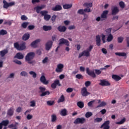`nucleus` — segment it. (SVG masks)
<instances>
[{"mask_svg": "<svg viewBox=\"0 0 129 129\" xmlns=\"http://www.w3.org/2000/svg\"><path fill=\"white\" fill-rule=\"evenodd\" d=\"M48 62V57H45L44 59L42 60V63L45 64V63H47Z\"/></svg>", "mask_w": 129, "mask_h": 129, "instance_id": "nucleus-62", "label": "nucleus"}, {"mask_svg": "<svg viewBox=\"0 0 129 129\" xmlns=\"http://www.w3.org/2000/svg\"><path fill=\"white\" fill-rule=\"evenodd\" d=\"M29 39H30V34L29 33L24 34L22 37L23 41H27Z\"/></svg>", "mask_w": 129, "mask_h": 129, "instance_id": "nucleus-26", "label": "nucleus"}, {"mask_svg": "<svg viewBox=\"0 0 129 129\" xmlns=\"http://www.w3.org/2000/svg\"><path fill=\"white\" fill-rule=\"evenodd\" d=\"M63 8L64 10H68V9H71L72 8V5L71 4H64L63 5Z\"/></svg>", "mask_w": 129, "mask_h": 129, "instance_id": "nucleus-33", "label": "nucleus"}, {"mask_svg": "<svg viewBox=\"0 0 129 129\" xmlns=\"http://www.w3.org/2000/svg\"><path fill=\"white\" fill-rule=\"evenodd\" d=\"M86 73L89 75V76H90L92 78H95L96 77V75H95V73H94V71H90V70L87 68L86 69Z\"/></svg>", "mask_w": 129, "mask_h": 129, "instance_id": "nucleus-5", "label": "nucleus"}, {"mask_svg": "<svg viewBox=\"0 0 129 129\" xmlns=\"http://www.w3.org/2000/svg\"><path fill=\"white\" fill-rule=\"evenodd\" d=\"M101 40L100 39V36L99 35H97L96 36V45L98 46V47L100 46V45H101Z\"/></svg>", "mask_w": 129, "mask_h": 129, "instance_id": "nucleus-21", "label": "nucleus"}, {"mask_svg": "<svg viewBox=\"0 0 129 129\" xmlns=\"http://www.w3.org/2000/svg\"><path fill=\"white\" fill-rule=\"evenodd\" d=\"M81 93L82 96H87L89 94H90V93L87 91V89L86 87H84L82 89Z\"/></svg>", "mask_w": 129, "mask_h": 129, "instance_id": "nucleus-14", "label": "nucleus"}, {"mask_svg": "<svg viewBox=\"0 0 129 129\" xmlns=\"http://www.w3.org/2000/svg\"><path fill=\"white\" fill-rule=\"evenodd\" d=\"M64 68V65L62 63H59L57 66V68L55 69V72L57 73H61L63 72V69Z\"/></svg>", "mask_w": 129, "mask_h": 129, "instance_id": "nucleus-8", "label": "nucleus"}, {"mask_svg": "<svg viewBox=\"0 0 129 129\" xmlns=\"http://www.w3.org/2000/svg\"><path fill=\"white\" fill-rule=\"evenodd\" d=\"M65 101V96L62 95L57 100V103H60L61 102H64Z\"/></svg>", "mask_w": 129, "mask_h": 129, "instance_id": "nucleus-28", "label": "nucleus"}, {"mask_svg": "<svg viewBox=\"0 0 129 129\" xmlns=\"http://www.w3.org/2000/svg\"><path fill=\"white\" fill-rule=\"evenodd\" d=\"M20 75L21 76H28V73L25 71H23L20 73Z\"/></svg>", "mask_w": 129, "mask_h": 129, "instance_id": "nucleus-55", "label": "nucleus"}, {"mask_svg": "<svg viewBox=\"0 0 129 129\" xmlns=\"http://www.w3.org/2000/svg\"><path fill=\"white\" fill-rule=\"evenodd\" d=\"M118 12H119V10L116 7H113L112 8V15H116Z\"/></svg>", "mask_w": 129, "mask_h": 129, "instance_id": "nucleus-22", "label": "nucleus"}, {"mask_svg": "<svg viewBox=\"0 0 129 129\" xmlns=\"http://www.w3.org/2000/svg\"><path fill=\"white\" fill-rule=\"evenodd\" d=\"M91 84V82H90L89 81H86L85 83V85L86 87H88L89 86H90Z\"/></svg>", "mask_w": 129, "mask_h": 129, "instance_id": "nucleus-54", "label": "nucleus"}, {"mask_svg": "<svg viewBox=\"0 0 129 129\" xmlns=\"http://www.w3.org/2000/svg\"><path fill=\"white\" fill-rule=\"evenodd\" d=\"M3 8L4 9H9V7H13V6H15V2H10V3H8L6 0L3 1Z\"/></svg>", "mask_w": 129, "mask_h": 129, "instance_id": "nucleus-6", "label": "nucleus"}, {"mask_svg": "<svg viewBox=\"0 0 129 129\" xmlns=\"http://www.w3.org/2000/svg\"><path fill=\"white\" fill-rule=\"evenodd\" d=\"M21 19L22 21H27V20H28V17H27V16L25 15H22L21 17Z\"/></svg>", "mask_w": 129, "mask_h": 129, "instance_id": "nucleus-56", "label": "nucleus"}, {"mask_svg": "<svg viewBox=\"0 0 129 129\" xmlns=\"http://www.w3.org/2000/svg\"><path fill=\"white\" fill-rule=\"evenodd\" d=\"M35 52H30L26 55L25 60L28 64H34L35 63V60H32L35 57Z\"/></svg>", "mask_w": 129, "mask_h": 129, "instance_id": "nucleus-1", "label": "nucleus"}, {"mask_svg": "<svg viewBox=\"0 0 129 129\" xmlns=\"http://www.w3.org/2000/svg\"><path fill=\"white\" fill-rule=\"evenodd\" d=\"M8 34V32L7 30L2 29L0 30V35L1 36H5V35H7Z\"/></svg>", "mask_w": 129, "mask_h": 129, "instance_id": "nucleus-38", "label": "nucleus"}, {"mask_svg": "<svg viewBox=\"0 0 129 129\" xmlns=\"http://www.w3.org/2000/svg\"><path fill=\"white\" fill-rule=\"evenodd\" d=\"M108 14V11L106 10L103 12L101 15V19H106L107 18V14Z\"/></svg>", "mask_w": 129, "mask_h": 129, "instance_id": "nucleus-25", "label": "nucleus"}, {"mask_svg": "<svg viewBox=\"0 0 129 129\" xmlns=\"http://www.w3.org/2000/svg\"><path fill=\"white\" fill-rule=\"evenodd\" d=\"M109 120H107L105 121L100 126V128H102L103 127V129H109L110 126H109Z\"/></svg>", "mask_w": 129, "mask_h": 129, "instance_id": "nucleus-12", "label": "nucleus"}, {"mask_svg": "<svg viewBox=\"0 0 129 129\" xmlns=\"http://www.w3.org/2000/svg\"><path fill=\"white\" fill-rule=\"evenodd\" d=\"M82 56H85V57H89V56H90V52L88 51L87 50H84L79 54V58H81Z\"/></svg>", "mask_w": 129, "mask_h": 129, "instance_id": "nucleus-11", "label": "nucleus"}, {"mask_svg": "<svg viewBox=\"0 0 129 129\" xmlns=\"http://www.w3.org/2000/svg\"><path fill=\"white\" fill-rule=\"evenodd\" d=\"M43 30L45 31H51L52 30V26L44 25L43 26Z\"/></svg>", "mask_w": 129, "mask_h": 129, "instance_id": "nucleus-29", "label": "nucleus"}, {"mask_svg": "<svg viewBox=\"0 0 129 129\" xmlns=\"http://www.w3.org/2000/svg\"><path fill=\"white\" fill-rule=\"evenodd\" d=\"M55 103V101H48L47 102V105H49V106H52V105H54Z\"/></svg>", "mask_w": 129, "mask_h": 129, "instance_id": "nucleus-45", "label": "nucleus"}, {"mask_svg": "<svg viewBox=\"0 0 129 129\" xmlns=\"http://www.w3.org/2000/svg\"><path fill=\"white\" fill-rule=\"evenodd\" d=\"M99 84L100 86H110V83L105 80H101Z\"/></svg>", "mask_w": 129, "mask_h": 129, "instance_id": "nucleus-9", "label": "nucleus"}, {"mask_svg": "<svg viewBox=\"0 0 129 129\" xmlns=\"http://www.w3.org/2000/svg\"><path fill=\"white\" fill-rule=\"evenodd\" d=\"M93 49V45H90L89 48L87 49V51L90 53L91 50Z\"/></svg>", "mask_w": 129, "mask_h": 129, "instance_id": "nucleus-59", "label": "nucleus"}, {"mask_svg": "<svg viewBox=\"0 0 129 129\" xmlns=\"http://www.w3.org/2000/svg\"><path fill=\"white\" fill-rule=\"evenodd\" d=\"M77 105L80 108H83L84 107V103L82 101L78 102Z\"/></svg>", "mask_w": 129, "mask_h": 129, "instance_id": "nucleus-30", "label": "nucleus"}, {"mask_svg": "<svg viewBox=\"0 0 129 129\" xmlns=\"http://www.w3.org/2000/svg\"><path fill=\"white\" fill-rule=\"evenodd\" d=\"M14 111L15 109L13 107H11L8 110L7 115H9V116H13V115H14Z\"/></svg>", "mask_w": 129, "mask_h": 129, "instance_id": "nucleus-19", "label": "nucleus"}, {"mask_svg": "<svg viewBox=\"0 0 129 129\" xmlns=\"http://www.w3.org/2000/svg\"><path fill=\"white\" fill-rule=\"evenodd\" d=\"M28 25H29V22H24L22 24L21 26L23 29H26L28 27Z\"/></svg>", "mask_w": 129, "mask_h": 129, "instance_id": "nucleus-41", "label": "nucleus"}, {"mask_svg": "<svg viewBox=\"0 0 129 129\" xmlns=\"http://www.w3.org/2000/svg\"><path fill=\"white\" fill-rule=\"evenodd\" d=\"M30 106L31 107H35L36 106V101L32 100L30 101Z\"/></svg>", "mask_w": 129, "mask_h": 129, "instance_id": "nucleus-47", "label": "nucleus"}, {"mask_svg": "<svg viewBox=\"0 0 129 129\" xmlns=\"http://www.w3.org/2000/svg\"><path fill=\"white\" fill-rule=\"evenodd\" d=\"M118 43H122L123 41V37H119L117 38Z\"/></svg>", "mask_w": 129, "mask_h": 129, "instance_id": "nucleus-52", "label": "nucleus"}, {"mask_svg": "<svg viewBox=\"0 0 129 129\" xmlns=\"http://www.w3.org/2000/svg\"><path fill=\"white\" fill-rule=\"evenodd\" d=\"M66 30H67V28L65 26L60 25L57 27V30L60 33L66 32Z\"/></svg>", "mask_w": 129, "mask_h": 129, "instance_id": "nucleus-16", "label": "nucleus"}, {"mask_svg": "<svg viewBox=\"0 0 129 129\" xmlns=\"http://www.w3.org/2000/svg\"><path fill=\"white\" fill-rule=\"evenodd\" d=\"M56 15H54L53 16H52L51 18V21H52V22L54 23V22L56 21Z\"/></svg>", "mask_w": 129, "mask_h": 129, "instance_id": "nucleus-60", "label": "nucleus"}, {"mask_svg": "<svg viewBox=\"0 0 129 129\" xmlns=\"http://www.w3.org/2000/svg\"><path fill=\"white\" fill-rule=\"evenodd\" d=\"M95 72L97 75H100V74H101V71L99 70H95Z\"/></svg>", "mask_w": 129, "mask_h": 129, "instance_id": "nucleus-61", "label": "nucleus"}, {"mask_svg": "<svg viewBox=\"0 0 129 129\" xmlns=\"http://www.w3.org/2000/svg\"><path fill=\"white\" fill-rule=\"evenodd\" d=\"M112 20V21H117V20H118V16H113Z\"/></svg>", "mask_w": 129, "mask_h": 129, "instance_id": "nucleus-64", "label": "nucleus"}, {"mask_svg": "<svg viewBox=\"0 0 129 129\" xmlns=\"http://www.w3.org/2000/svg\"><path fill=\"white\" fill-rule=\"evenodd\" d=\"M14 47L19 51H23V50H25V49H26V45L25 43L19 44V43L16 42L14 43Z\"/></svg>", "mask_w": 129, "mask_h": 129, "instance_id": "nucleus-2", "label": "nucleus"}, {"mask_svg": "<svg viewBox=\"0 0 129 129\" xmlns=\"http://www.w3.org/2000/svg\"><path fill=\"white\" fill-rule=\"evenodd\" d=\"M9 120H3L2 121L1 124L3 125H4V126H7V125H8V124H9Z\"/></svg>", "mask_w": 129, "mask_h": 129, "instance_id": "nucleus-40", "label": "nucleus"}, {"mask_svg": "<svg viewBox=\"0 0 129 129\" xmlns=\"http://www.w3.org/2000/svg\"><path fill=\"white\" fill-rule=\"evenodd\" d=\"M50 94V92L49 91H46L44 92H42L41 94H40V96L43 97V96H46V95H49Z\"/></svg>", "mask_w": 129, "mask_h": 129, "instance_id": "nucleus-35", "label": "nucleus"}, {"mask_svg": "<svg viewBox=\"0 0 129 129\" xmlns=\"http://www.w3.org/2000/svg\"><path fill=\"white\" fill-rule=\"evenodd\" d=\"M44 8H46L45 5H41V6H37L34 8V10H36V13L37 14H41V10H43Z\"/></svg>", "mask_w": 129, "mask_h": 129, "instance_id": "nucleus-17", "label": "nucleus"}, {"mask_svg": "<svg viewBox=\"0 0 129 129\" xmlns=\"http://www.w3.org/2000/svg\"><path fill=\"white\" fill-rule=\"evenodd\" d=\"M8 53H9V50H8V49H4L0 51V56L1 57H5Z\"/></svg>", "mask_w": 129, "mask_h": 129, "instance_id": "nucleus-23", "label": "nucleus"}, {"mask_svg": "<svg viewBox=\"0 0 129 129\" xmlns=\"http://www.w3.org/2000/svg\"><path fill=\"white\" fill-rule=\"evenodd\" d=\"M86 121V119L85 118L82 117V118H77L76 120L74 121V123L75 124H83Z\"/></svg>", "mask_w": 129, "mask_h": 129, "instance_id": "nucleus-4", "label": "nucleus"}, {"mask_svg": "<svg viewBox=\"0 0 129 129\" xmlns=\"http://www.w3.org/2000/svg\"><path fill=\"white\" fill-rule=\"evenodd\" d=\"M84 7H85V8H88L89 9V8H92V3H86L84 4Z\"/></svg>", "mask_w": 129, "mask_h": 129, "instance_id": "nucleus-39", "label": "nucleus"}, {"mask_svg": "<svg viewBox=\"0 0 129 129\" xmlns=\"http://www.w3.org/2000/svg\"><path fill=\"white\" fill-rule=\"evenodd\" d=\"M57 120V116H56V114H53L51 115V122H55Z\"/></svg>", "mask_w": 129, "mask_h": 129, "instance_id": "nucleus-34", "label": "nucleus"}, {"mask_svg": "<svg viewBox=\"0 0 129 129\" xmlns=\"http://www.w3.org/2000/svg\"><path fill=\"white\" fill-rule=\"evenodd\" d=\"M62 44H64V45H66V46H67L68 47L70 45L69 41L67 39H65L64 38H61L59 39V43L58 44L59 46H61Z\"/></svg>", "mask_w": 129, "mask_h": 129, "instance_id": "nucleus-7", "label": "nucleus"}, {"mask_svg": "<svg viewBox=\"0 0 129 129\" xmlns=\"http://www.w3.org/2000/svg\"><path fill=\"white\" fill-rule=\"evenodd\" d=\"M112 40H113V36H112L111 34H109L107 39V41L108 42H111Z\"/></svg>", "mask_w": 129, "mask_h": 129, "instance_id": "nucleus-37", "label": "nucleus"}, {"mask_svg": "<svg viewBox=\"0 0 129 129\" xmlns=\"http://www.w3.org/2000/svg\"><path fill=\"white\" fill-rule=\"evenodd\" d=\"M125 122V118H123L120 121L116 122L115 123L116 124H122Z\"/></svg>", "mask_w": 129, "mask_h": 129, "instance_id": "nucleus-42", "label": "nucleus"}, {"mask_svg": "<svg viewBox=\"0 0 129 129\" xmlns=\"http://www.w3.org/2000/svg\"><path fill=\"white\" fill-rule=\"evenodd\" d=\"M115 54L117 56H119L120 57H125V56H126V53L125 52H116Z\"/></svg>", "mask_w": 129, "mask_h": 129, "instance_id": "nucleus-32", "label": "nucleus"}, {"mask_svg": "<svg viewBox=\"0 0 129 129\" xmlns=\"http://www.w3.org/2000/svg\"><path fill=\"white\" fill-rule=\"evenodd\" d=\"M119 6H120L121 9H124V3L122 1H121L119 3Z\"/></svg>", "mask_w": 129, "mask_h": 129, "instance_id": "nucleus-51", "label": "nucleus"}, {"mask_svg": "<svg viewBox=\"0 0 129 129\" xmlns=\"http://www.w3.org/2000/svg\"><path fill=\"white\" fill-rule=\"evenodd\" d=\"M26 118L27 119H28V120H30V119H32V118H33V116L29 114L27 115Z\"/></svg>", "mask_w": 129, "mask_h": 129, "instance_id": "nucleus-57", "label": "nucleus"}, {"mask_svg": "<svg viewBox=\"0 0 129 129\" xmlns=\"http://www.w3.org/2000/svg\"><path fill=\"white\" fill-rule=\"evenodd\" d=\"M52 45H53L52 41H48L45 44V49L46 51H49V50H50V49L52 48Z\"/></svg>", "mask_w": 129, "mask_h": 129, "instance_id": "nucleus-15", "label": "nucleus"}, {"mask_svg": "<svg viewBox=\"0 0 129 129\" xmlns=\"http://www.w3.org/2000/svg\"><path fill=\"white\" fill-rule=\"evenodd\" d=\"M40 14L42 17H44L45 21H49L51 19V15L48 14V11H42L40 12Z\"/></svg>", "mask_w": 129, "mask_h": 129, "instance_id": "nucleus-3", "label": "nucleus"}, {"mask_svg": "<svg viewBox=\"0 0 129 129\" xmlns=\"http://www.w3.org/2000/svg\"><path fill=\"white\" fill-rule=\"evenodd\" d=\"M61 10H62V7L59 5H56L54 7L52 8V10L53 12H58L61 11Z\"/></svg>", "mask_w": 129, "mask_h": 129, "instance_id": "nucleus-20", "label": "nucleus"}, {"mask_svg": "<svg viewBox=\"0 0 129 129\" xmlns=\"http://www.w3.org/2000/svg\"><path fill=\"white\" fill-rule=\"evenodd\" d=\"M14 58L17 59H24V55L21 52H18L14 56Z\"/></svg>", "mask_w": 129, "mask_h": 129, "instance_id": "nucleus-24", "label": "nucleus"}, {"mask_svg": "<svg viewBox=\"0 0 129 129\" xmlns=\"http://www.w3.org/2000/svg\"><path fill=\"white\" fill-rule=\"evenodd\" d=\"M92 112H87L85 114V116L87 118H89V117H90V116H92Z\"/></svg>", "mask_w": 129, "mask_h": 129, "instance_id": "nucleus-46", "label": "nucleus"}, {"mask_svg": "<svg viewBox=\"0 0 129 129\" xmlns=\"http://www.w3.org/2000/svg\"><path fill=\"white\" fill-rule=\"evenodd\" d=\"M94 102H95V100H94L89 102L88 103V106H89V107H92V106H93V103H94Z\"/></svg>", "mask_w": 129, "mask_h": 129, "instance_id": "nucleus-44", "label": "nucleus"}, {"mask_svg": "<svg viewBox=\"0 0 129 129\" xmlns=\"http://www.w3.org/2000/svg\"><path fill=\"white\" fill-rule=\"evenodd\" d=\"M102 121V118L97 117L94 119V122H100Z\"/></svg>", "mask_w": 129, "mask_h": 129, "instance_id": "nucleus-48", "label": "nucleus"}, {"mask_svg": "<svg viewBox=\"0 0 129 129\" xmlns=\"http://www.w3.org/2000/svg\"><path fill=\"white\" fill-rule=\"evenodd\" d=\"M39 89L40 90V93H43L44 91H46V88L43 87H40L39 88Z\"/></svg>", "mask_w": 129, "mask_h": 129, "instance_id": "nucleus-49", "label": "nucleus"}, {"mask_svg": "<svg viewBox=\"0 0 129 129\" xmlns=\"http://www.w3.org/2000/svg\"><path fill=\"white\" fill-rule=\"evenodd\" d=\"M76 78L77 79H83L84 77L81 74H77V75H76Z\"/></svg>", "mask_w": 129, "mask_h": 129, "instance_id": "nucleus-50", "label": "nucleus"}, {"mask_svg": "<svg viewBox=\"0 0 129 129\" xmlns=\"http://www.w3.org/2000/svg\"><path fill=\"white\" fill-rule=\"evenodd\" d=\"M78 14L79 15H84V10L83 9H80L78 11Z\"/></svg>", "mask_w": 129, "mask_h": 129, "instance_id": "nucleus-53", "label": "nucleus"}, {"mask_svg": "<svg viewBox=\"0 0 129 129\" xmlns=\"http://www.w3.org/2000/svg\"><path fill=\"white\" fill-rule=\"evenodd\" d=\"M28 29L29 30H34L35 29V26H34V25H29L28 27Z\"/></svg>", "mask_w": 129, "mask_h": 129, "instance_id": "nucleus-58", "label": "nucleus"}, {"mask_svg": "<svg viewBox=\"0 0 129 129\" xmlns=\"http://www.w3.org/2000/svg\"><path fill=\"white\" fill-rule=\"evenodd\" d=\"M112 78L115 80V81H119L121 79V78L116 75H113L112 76Z\"/></svg>", "mask_w": 129, "mask_h": 129, "instance_id": "nucleus-27", "label": "nucleus"}, {"mask_svg": "<svg viewBox=\"0 0 129 129\" xmlns=\"http://www.w3.org/2000/svg\"><path fill=\"white\" fill-rule=\"evenodd\" d=\"M60 114H61L62 116H66V115H67V110H66V109H63L61 110Z\"/></svg>", "mask_w": 129, "mask_h": 129, "instance_id": "nucleus-31", "label": "nucleus"}, {"mask_svg": "<svg viewBox=\"0 0 129 129\" xmlns=\"http://www.w3.org/2000/svg\"><path fill=\"white\" fill-rule=\"evenodd\" d=\"M40 42H41V39H36L31 43L30 46L32 48H36L38 47V43Z\"/></svg>", "mask_w": 129, "mask_h": 129, "instance_id": "nucleus-13", "label": "nucleus"}, {"mask_svg": "<svg viewBox=\"0 0 129 129\" xmlns=\"http://www.w3.org/2000/svg\"><path fill=\"white\" fill-rule=\"evenodd\" d=\"M72 91H73V89L71 88H69L67 89V92L68 93H70V92H72Z\"/></svg>", "mask_w": 129, "mask_h": 129, "instance_id": "nucleus-63", "label": "nucleus"}, {"mask_svg": "<svg viewBox=\"0 0 129 129\" xmlns=\"http://www.w3.org/2000/svg\"><path fill=\"white\" fill-rule=\"evenodd\" d=\"M29 74L30 75H32V77L33 78H36V77H37V74L35 72L30 71V72H29Z\"/></svg>", "mask_w": 129, "mask_h": 129, "instance_id": "nucleus-43", "label": "nucleus"}, {"mask_svg": "<svg viewBox=\"0 0 129 129\" xmlns=\"http://www.w3.org/2000/svg\"><path fill=\"white\" fill-rule=\"evenodd\" d=\"M57 85H58V86H61V84H60V81H59V80H55L54 82L51 84V87L52 89H55L56 87H57Z\"/></svg>", "mask_w": 129, "mask_h": 129, "instance_id": "nucleus-10", "label": "nucleus"}, {"mask_svg": "<svg viewBox=\"0 0 129 129\" xmlns=\"http://www.w3.org/2000/svg\"><path fill=\"white\" fill-rule=\"evenodd\" d=\"M106 105V102L104 101H102L99 104L97 107L96 108H98L99 107H102L103 106H105Z\"/></svg>", "mask_w": 129, "mask_h": 129, "instance_id": "nucleus-36", "label": "nucleus"}, {"mask_svg": "<svg viewBox=\"0 0 129 129\" xmlns=\"http://www.w3.org/2000/svg\"><path fill=\"white\" fill-rule=\"evenodd\" d=\"M40 80L41 83L45 84L46 85L49 84V81L46 80V77H45V76L44 75L41 76Z\"/></svg>", "mask_w": 129, "mask_h": 129, "instance_id": "nucleus-18", "label": "nucleus"}]
</instances>
